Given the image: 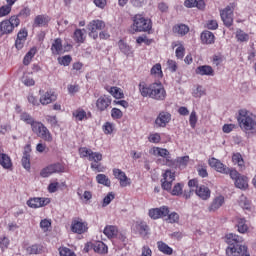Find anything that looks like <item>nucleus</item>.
<instances>
[{
  "label": "nucleus",
  "instance_id": "obj_10",
  "mask_svg": "<svg viewBox=\"0 0 256 256\" xmlns=\"http://www.w3.org/2000/svg\"><path fill=\"white\" fill-rule=\"evenodd\" d=\"M173 181H175V173L171 172V170H166V172L163 174V179H161L162 189L164 191H171Z\"/></svg>",
  "mask_w": 256,
  "mask_h": 256
},
{
  "label": "nucleus",
  "instance_id": "obj_36",
  "mask_svg": "<svg viewBox=\"0 0 256 256\" xmlns=\"http://www.w3.org/2000/svg\"><path fill=\"white\" fill-rule=\"evenodd\" d=\"M173 32L178 33V35H187L189 27L185 24H179L173 27Z\"/></svg>",
  "mask_w": 256,
  "mask_h": 256
},
{
  "label": "nucleus",
  "instance_id": "obj_27",
  "mask_svg": "<svg viewBox=\"0 0 256 256\" xmlns=\"http://www.w3.org/2000/svg\"><path fill=\"white\" fill-rule=\"evenodd\" d=\"M49 21V16L38 15L34 19L33 27H45Z\"/></svg>",
  "mask_w": 256,
  "mask_h": 256
},
{
  "label": "nucleus",
  "instance_id": "obj_39",
  "mask_svg": "<svg viewBox=\"0 0 256 256\" xmlns=\"http://www.w3.org/2000/svg\"><path fill=\"white\" fill-rule=\"evenodd\" d=\"M154 155H158L159 157L166 158V165H167V157H171L169 156V150L165 148H159V147L154 148Z\"/></svg>",
  "mask_w": 256,
  "mask_h": 256
},
{
  "label": "nucleus",
  "instance_id": "obj_50",
  "mask_svg": "<svg viewBox=\"0 0 256 256\" xmlns=\"http://www.w3.org/2000/svg\"><path fill=\"white\" fill-rule=\"evenodd\" d=\"M11 26L15 29V27H19L21 25V20L19 19L18 15L11 16L9 19H7Z\"/></svg>",
  "mask_w": 256,
  "mask_h": 256
},
{
  "label": "nucleus",
  "instance_id": "obj_32",
  "mask_svg": "<svg viewBox=\"0 0 256 256\" xmlns=\"http://www.w3.org/2000/svg\"><path fill=\"white\" fill-rule=\"evenodd\" d=\"M235 187H237L238 189H247V187H249V182L247 180V177L244 175H240L235 180Z\"/></svg>",
  "mask_w": 256,
  "mask_h": 256
},
{
  "label": "nucleus",
  "instance_id": "obj_22",
  "mask_svg": "<svg viewBox=\"0 0 256 256\" xmlns=\"http://www.w3.org/2000/svg\"><path fill=\"white\" fill-rule=\"evenodd\" d=\"M109 105H111V98L107 96H102L96 101V107L99 111H105Z\"/></svg>",
  "mask_w": 256,
  "mask_h": 256
},
{
  "label": "nucleus",
  "instance_id": "obj_56",
  "mask_svg": "<svg viewBox=\"0 0 256 256\" xmlns=\"http://www.w3.org/2000/svg\"><path fill=\"white\" fill-rule=\"evenodd\" d=\"M17 15L19 17H22V19H27V17L31 15V9H29V7H24L20 10V12Z\"/></svg>",
  "mask_w": 256,
  "mask_h": 256
},
{
  "label": "nucleus",
  "instance_id": "obj_14",
  "mask_svg": "<svg viewBox=\"0 0 256 256\" xmlns=\"http://www.w3.org/2000/svg\"><path fill=\"white\" fill-rule=\"evenodd\" d=\"M87 229H89L88 224L87 222H83V220H74L72 222L71 231L73 233L83 235V233H87Z\"/></svg>",
  "mask_w": 256,
  "mask_h": 256
},
{
  "label": "nucleus",
  "instance_id": "obj_29",
  "mask_svg": "<svg viewBox=\"0 0 256 256\" xmlns=\"http://www.w3.org/2000/svg\"><path fill=\"white\" fill-rule=\"evenodd\" d=\"M28 255H41L43 253V246L41 244H33L26 248Z\"/></svg>",
  "mask_w": 256,
  "mask_h": 256
},
{
  "label": "nucleus",
  "instance_id": "obj_24",
  "mask_svg": "<svg viewBox=\"0 0 256 256\" xmlns=\"http://www.w3.org/2000/svg\"><path fill=\"white\" fill-rule=\"evenodd\" d=\"M52 55H61L63 53V41L61 38H56L51 46Z\"/></svg>",
  "mask_w": 256,
  "mask_h": 256
},
{
  "label": "nucleus",
  "instance_id": "obj_59",
  "mask_svg": "<svg viewBox=\"0 0 256 256\" xmlns=\"http://www.w3.org/2000/svg\"><path fill=\"white\" fill-rule=\"evenodd\" d=\"M9 13H11V7L9 5L0 7V17H7Z\"/></svg>",
  "mask_w": 256,
  "mask_h": 256
},
{
  "label": "nucleus",
  "instance_id": "obj_53",
  "mask_svg": "<svg viewBox=\"0 0 256 256\" xmlns=\"http://www.w3.org/2000/svg\"><path fill=\"white\" fill-rule=\"evenodd\" d=\"M69 95H75L79 93L80 87L78 84H69L67 87Z\"/></svg>",
  "mask_w": 256,
  "mask_h": 256
},
{
  "label": "nucleus",
  "instance_id": "obj_28",
  "mask_svg": "<svg viewBox=\"0 0 256 256\" xmlns=\"http://www.w3.org/2000/svg\"><path fill=\"white\" fill-rule=\"evenodd\" d=\"M0 165L4 169H11L13 167V163L11 162V157L5 153H0Z\"/></svg>",
  "mask_w": 256,
  "mask_h": 256
},
{
  "label": "nucleus",
  "instance_id": "obj_40",
  "mask_svg": "<svg viewBox=\"0 0 256 256\" xmlns=\"http://www.w3.org/2000/svg\"><path fill=\"white\" fill-rule=\"evenodd\" d=\"M236 39L241 43H247V41H249V34L245 33L243 30H237Z\"/></svg>",
  "mask_w": 256,
  "mask_h": 256
},
{
  "label": "nucleus",
  "instance_id": "obj_19",
  "mask_svg": "<svg viewBox=\"0 0 256 256\" xmlns=\"http://www.w3.org/2000/svg\"><path fill=\"white\" fill-rule=\"evenodd\" d=\"M195 193L203 201H207V199L211 198V189L205 185H200L197 189H195Z\"/></svg>",
  "mask_w": 256,
  "mask_h": 256
},
{
  "label": "nucleus",
  "instance_id": "obj_31",
  "mask_svg": "<svg viewBox=\"0 0 256 256\" xmlns=\"http://www.w3.org/2000/svg\"><path fill=\"white\" fill-rule=\"evenodd\" d=\"M92 249L95 253H107V245L102 241L92 242Z\"/></svg>",
  "mask_w": 256,
  "mask_h": 256
},
{
  "label": "nucleus",
  "instance_id": "obj_35",
  "mask_svg": "<svg viewBox=\"0 0 256 256\" xmlns=\"http://www.w3.org/2000/svg\"><path fill=\"white\" fill-rule=\"evenodd\" d=\"M96 181L100 185H104L105 187H111V180L105 174H98L96 176Z\"/></svg>",
  "mask_w": 256,
  "mask_h": 256
},
{
  "label": "nucleus",
  "instance_id": "obj_54",
  "mask_svg": "<svg viewBox=\"0 0 256 256\" xmlns=\"http://www.w3.org/2000/svg\"><path fill=\"white\" fill-rule=\"evenodd\" d=\"M171 193H172V195H176V196L182 195V193H183V185L181 183L175 184V186L173 187Z\"/></svg>",
  "mask_w": 256,
  "mask_h": 256
},
{
  "label": "nucleus",
  "instance_id": "obj_11",
  "mask_svg": "<svg viewBox=\"0 0 256 256\" xmlns=\"http://www.w3.org/2000/svg\"><path fill=\"white\" fill-rule=\"evenodd\" d=\"M170 211L167 206H161L160 208H152L149 210L148 215L150 218L157 220L163 219L169 215Z\"/></svg>",
  "mask_w": 256,
  "mask_h": 256
},
{
  "label": "nucleus",
  "instance_id": "obj_45",
  "mask_svg": "<svg viewBox=\"0 0 256 256\" xmlns=\"http://www.w3.org/2000/svg\"><path fill=\"white\" fill-rule=\"evenodd\" d=\"M239 205L242 207V209H246L247 211L251 209V202L245 196L240 197Z\"/></svg>",
  "mask_w": 256,
  "mask_h": 256
},
{
  "label": "nucleus",
  "instance_id": "obj_21",
  "mask_svg": "<svg viewBox=\"0 0 256 256\" xmlns=\"http://www.w3.org/2000/svg\"><path fill=\"white\" fill-rule=\"evenodd\" d=\"M15 29L11 25V22L6 19L0 23V33L1 35H11Z\"/></svg>",
  "mask_w": 256,
  "mask_h": 256
},
{
  "label": "nucleus",
  "instance_id": "obj_25",
  "mask_svg": "<svg viewBox=\"0 0 256 256\" xmlns=\"http://www.w3.org/2000/svg\"><path fill=\"white\" fill-rule=\"evenodd\" d=\"M201 41L205 45H213L215 43V35L211 31H204L201 33Z\"/></svg>",
  "mask_w": 256,
  "mask_h": 256
},
{
  "label": "nucleus",
  "instance_id": "obj_4",
  "mask_svg": "<svg viewBox=\"0 0 256 256\" xmlns=\"http://www.w3.org/2000/svg\"><path fill=\"white\" fill-rule=\"evenodd\" d=\"M30 125L33 133H36L38 137H41L42 139H44V141H53V138L51 137V132H49V129H47V127H45L43 123L34 120Z\"/></svg>",
  "mask_w": 256,
  "mask_h": 256
},
{
  "label": "nucleus",
  "instance_id": "obj_1",
  "mask_svg": "<svg viewBox=\"0 0 256 256\" xmlns=\"http://www.w3.org/2000/svg\"><path fill=\"white\" fill-rule=\"evenodd\" d=\"M228 247L226 248L227 256H251L249 248L243 245V237L237 234H227L224 238Z\"/></svg>",
  "mask_w": 256,
  "mask_h": 256
},
{
  "label": "nucleus",
  "instance_id": "obj_33",
  "mask_svg": "<svg viewBox=\"0 0 256 256\" xmlns=\"http://www.w3.org/2000/svg\"><path fill=\"white\" fill-rule=\"evenodd\" d=\"M157 247L161 253H164V255H173V248L169 247V245H167L165 242H157Z\"/></svg>",
  "mask_w": 256,
  "mask_h": 256
},
{
  "label": "nucleus",
  "instance_id": "obj_20",
  "mask_svg": "<svg viewBox=\"0 0 256 256\" xmlns=\"http://www.w3.org/2000/svg\"><path fill=\"white\" fill-rule=\"evenodd\" d=\"M53 101H57V95H55L54 92L47 91L40 97L39 103H41V105H49L53 103Z\"/></svg>",
  "mask_w": 256,
  "mask_h": 256
},
{
  "label": "nucleus",
  "instance_id": "obj_17",
  "mask_svg": "<svg viewBox=\"0 0 256 256\" xmlns=\"http://www.w3.org/2000/svg\"><path fill=\"white\" fill-rule=\"evenodd\" d=\"M224 203H225V197H223L222 195L216 196L210 203V205L208 207V211L210 213H215V211H217V210L221 209V207H223Z\"/></svg>",
  "mask_w": 256,
  "mask_h": 256
},
{
  "label": "nucleus",
  "instance_id": "obj_16",
  "mask_svg": "<svg viewBox=\"0 0 256 256\" xmlns=\"http://www.w3.org/2000/svg\"><path fill=\"white\" fill-rule=\"evenodd\" d=\"M171 122V113L162 111L159 113L155 120L157 127H167V124Z\"/></svg>",
  "mask_w": 256,
  "mask_h": 256
},
{
  "label": "nucleus",
  "instance_id": "obj_41",
  "mask_svg": "<svg viewBox=\"0 0 256 256\" xmlns=\"http://www.w3.org/2000/svg\"><path fill=\"white\" fill-rule=\"evenodd\" d=\"M118 47L124 55H131V46L127 45L123 40L118 42Z\"/></svg>",
  "mask_w": 256,
  "mask_h": 256
},
{
  "label": "nucleus",
  "instance_id": "obj_47",
  "mask_svg": "<svg viewBox=\"0 0 256 256\" xmlns=\"http://www.w3.org/2000/svg\"><path fill=\"white\" fill-rule=\"evenodd\" d=\"M193 97L199 98L203 97L205 95V89H203V86L198 85L193 91H192Z\"/></svg>",
  "mask_w": 256,
  "mask_h": 256
},
{
  "label": "nucleus",
  "instance_id": "obj_61",
  "mask_svg": "<svg viewBox=\"0 0 256 256\" xmlns=\"http://www.w3.org/2000/svg\"><path fill=\"white\" fill-rule=\"evenodd\" d=\"M189 123L192 128H195V125H197V112L192 111L189 118Z\"/></svg>",
  "mask_w": 256,
  "mask_h": 256
},
{
  "label": "nucleus",
  "instance_id": "obj_34",
  "mask_svg": "<svg viewBox=\"0 0 256 256\" xmlns=\"http://www.w3.org/2000/svg\"><path fill=\"white\" fill-rule=\"evenodd\" d=\"M85 33V29H76L73 35L74 41H76V43H85Z\"/></svg>",
  "mask_w": 256,
  "mask_h": 256
},
{
  "label": "nucleus",
  "instance_id": "obj_38",
  "mask_svg": "<svg viewBox=\"0 0 256 256\" xmlns=\"http://www.w3.org/2000/svg\"><path fill=\"white\" fill-rule=\"evenodd\" d=\"M72 115L76 118L77 121H83V119H87V112L81 108L74 111Z\"/></svg>",
  "mask_w": 256,
  "mask_h": 256
},
{
  "label": "nucleus",
  "instance_id": "obj_42",
  "mask_svg": "<svg viewBox=\"0 0 256 256\" xmlns=\"http://www.w3.org/2000/svg\"><path fill=\"white\" fill-rule=\"evenodd\" d=\"M232 161L234 165H238V167H244L245 162L243 161V156L240 153L233 154Z\"/></svg>",
  "mask_w": 256,
  "mask_h": 256
},
{
  "label": "nucleus",
  "instance_id": "obj_9",
  "mask_svg": "<svg viewBox=\"0 0 256 256\" xmlns=\"http://www.w3.org/2000/svg\"><path fill=\"white\" fill-rule=\"evenodd\" d=\"M65 167L62 166L61 163L50 164L47 167L43 168L40 172L41 177H49V175H53V173H63Z\"/></svg>",
  "mask_w": 256,
  "mask_h": 256
},
{
  "label": "nucleus",
  "instance_id": "obj_46",
  "mask_svg": "<svg viewBox=\"0 0 256 256\" xmlns=\"http://www.w3.org/2000/svg\"><path fill=\"white\" fill-rule=\"evenodd\" d=\"M21 121H24V123H27V125H32L35 119H33V116L30 115L27 112H24L20 115Z\"/></svg>",
  "mask_w": 256,
  "mask_h": 256
},
{
  "label": "nucleus",
  "instance_id": "obj_2",
  "mask_svg": "<svg viewBox=\"0 0 256 256\" xmlns=\"http://www.w3.org/2000/svg\"><path fill=\"white\" fill-rule=\"evenodd\" d=\"M139 91L142 97H150L156 101H165V97H167V92L161 82H155L150 85L142 82L139 84Z\"/></svg>",
  "mask_w": 256,
  "mask_h": 256
},
{
  "label": "nucleus",
  "instance_id": "obj_63",
  "mask_svg": "<svg viewBox=\"0 0 256 256\" xmlns=\"http://www.w3.org/2000/svg\"><path fill=\"white\" fill-rule=\"evenodd\" d=\"M148 140L150 141V143H160L161 135H159V133L150 134Z\"/></svg>",
  "mask_w": 256,
  "mask_h": 256
},
{
  "label": "nucleus",
  "instance_id": "obj_23",
  "mask_svg": "<svg viewBox=\"0 0 256 256\" xmlns=\"http://www.w3.org/2000/svg\"><path fill=\"white\" fill-rule=\"evenodd\" d=\"M196 74L197 75H207L210 77H213L215 75V70H213V67L209 65H203L196 68Z\"/></svg>",
  "mask_w": 256,
  "mask_h": 256
},
{
  "label": "nucleus",
  "instance_id": "obj_58",
  "mask_svg": "<svg viewBox=\"0 0 256 256\" xmlns=\"http://www.w3.org/2000/svg\"><path fill=\"white\" fill-rule=\"evenodd\" d=\"M28 35H29V33L27 32V29L22 28V29H20V31L17 34V39H20L22 41H27Z\"/></svg>",
  "mask_w": 256,
  "mask_h": 256
},
{
  "label": "nucleus",
  "instance_id": "obj_44",
  "mask_svg": "<svg viewBox=\"0 0 256 256\" xmlns=\"http://www.w3.org/2000/svg\"><path fill=\"white\" fill-rule=\"evenodd\" d=\"M137 229L142 237H146L147 233L149 232V226L145 222L138 224Z\"/></svg>",
  "mask_w": 256,
  "mask_h": 256
},
{
  "label": "nucleus",
  "instance_id": "obj_60",
  "mask_svg": "<svg viewBox=\"0 0 256 256\" xmlns=\"http://www.w3.org/2000/svg\"><path fill=\"white\" fill-rule=\"evenodd\" d=\"M40 227L44 231V233H47V231H49V227H51V221L47 219L41 220Z\"/></svg>",
  "mask_w": 256,
  "mask_h": 256
},
{
  "label": "nucleus",
  "instance_id": "obj_5",
  "mask_svg": "<svg viewBox=\"0 0 256 256\" xmlns=\"http://www.w3.org/2000/svg\"><path fill=\"white\" fill-rule=\"evenodd\" d=\"M133 29L139 32L151 31V20L138 14L134 17Z\"/></svg>",
  "mask_w": 256,
  "mask_h": 256
},
{
  "label": "nucleus",
  "instance_id": "obj_26",
  "mask_svg": "<svg viewBox=\"0 0 256 256\" xmlns=\"http://www.w3.org/2000/svg\"><path fill=\"white\" fill-rule=\"evenodd\" d=\"M103 233L108 237V239H115V237L119 235V229H117V226L108 225L104 228Z\"/></svg>",
  "mask_w": 256,
  "mask_h": 256
},
{
  "label": "nucleus",
  "instance_id": "obj_3",
  "mask_svg": "<svg viewBox=\"0 0 256 256\" xmlns=\"http://www.w3.org/2000/svg\"><path fill=\"white\" fill-rule=\"evenodd\" d=\"M238 122L241 129L248 131L250 133L256 132V122L253 114L251 112L243 109L239 111Z\"/></svg>",
  "mask_w": 256,
  "mask_h": 256
},
{
  "label": "nucleus",
  "instance_id": "obj_12",
  "mask_svg": "<svg viewBox=\"0 0 256 256\" xmlns=\"http://www.w3.org/2000/svg\"><path fill=\"white\" fill-rule=\"evenodd\" d=\"M220 17L225 27H231L233 25V7L227 6L224 10H221Z\"/></svg>",
  "mask_w": 256,
  "mask_h": 256
},
{
  "label": "nucleus",
  "instance_id": "obj_49",
  "mask_svg": "<svg viewBox=\"0 0 256 256\" xmlns=\"http://www.w3.org/2000/svg\"><path fill=\"white\" fill-rule=\"evenodd\" d=\"M151 74L157 75V77H163V70H161V64H156L151 68Z\"/></svg>",
  "mask_w": 256,
  "mask_h": 256
},
{
  "label": "nucleus",
  "instance_id": "obj_6",
  "mask_svg": "<svg viewBox=\"0 0 256 256\" xmlns=\"http://www.w3.org/2000/svg\"><path fill=\"white\" fill-rule=\"evenodd\" d=\"M87 29L90 31L89 37L97 39V37H99V33L97 31H103V29H105V22L102 20H92L87 25Z\"/></svg>",
  "mask_w": 256,
  "mask_h": 256
},
{
  "label": "nucleus",
  "instance_id": "obj_64",
  "mask_svg": "<svg viewBox=\"0 0 256 256\" xmlns=\"http://www.w3.org/2000/svg\"><path fill=\"white\" fill-rule=\"evenodd\" d=\"M167 65L171 73H175L177 71V62H175V60H168Z\"/></svg>",
  "mask_w": 256,
  "mask_h": 256
},
{
  "label": "nucleus",
  "instance_id": "obj_30",
  "mask_svg": "<svg viewBox=\"0 0 256 256\" xmlns=\"http://www.w3.org/2000/svg\"><path fill=\"white\" fill-rule=\"evenodd\" d=\"M236 227L239 233H247V231H249V226L247 225V220H245V218H237Z\"/></svg>",
  "mask_w": 256,
  "mask_h": 256
},
{
  "label": "nucleus",
  "instance_id": "obj_62",
  "mask_svg": "<svg viewBox=\"0 0 256 256\" xmlns=\"http://www.w3.org/2000/svg\"><path fill=\"white\" fill-rule=\"evenodd\" d=\"M0 247L2 251H4V249H7V247H9V238L5 236L0 237Z\"/></svg>",
  "mask_w": 256,
  "mask_h": 256
},
{
  "label": "nucleus",
  "instance_id": "obj_43",
  "mask_svg": "<svg viewBox=\"0 0 256 256\" xmlns=\"http://www.w3.org/2000/svg\"><path fill=\"white\" fill-rule=\"evenodd\" d=\"M22 83L26 87H33L35 85V80L33 79V77L29 76L28 74H24L22 76Z\"/></svg>",
  "mask_w": 256,
  "mask_h": 256
},
{
  "label": "nucleus",
  "instance_id": "obj_51",
  "mask_svg": "<svg viewBox=\"0 0 256 256\" xmlns=\"http://www.w3.org/2000/svg\"><path fill=\"white\" fill-rule=\"evenodd\" d=\"M59 254L60 256H77L75 255V252L71 251V249L67 247L59 248Z\"/></svg>",
  "mask_w": 256,
  "mask_h": 256
},
{
  "label": "nucleus",
  "instance_id": "obj_52",
  "mask_svg": "<svg viewBox=\"0 0 256 256\" xmlns=\"http://www.w3.org/2000/svg\"><path fill=\"white\" fill-rule=\"evenodd\" d=\"M113 199H115V194L113 192H109L107 196L103 199L102 207H107V205H109L113 201Z\"/></svg>",
  "mask_w": 256,
  "mask_h": 256
},
{
  "label": "nucleus",
  "instance_id": "obj_55",
  "mask_svg": "<svg viewBox=\"0 0 256 256\" xmlns=\"http://www.w3.org/2000/svg\"><path fill=\"white\" fill-rule=\"evenodd\" d=\"M22 167H24V169H31V156H23L22 157Z\"/></svg>",
  "mask_w": 256,
  "mask_h": 256
},
{
  "label": "nucleus",
  "instance_id": "obj_37",
  "mask_svg": "<svg viewBox=\"0 0 256 256\" xmlns=\"http://www.w3.org/2000/svg\"><path fill=\"white\" fill-rule=\"evenodd\" d=\"M108 91L111 95L114 96L115 99H123V97H125V94H123L121 88L111 87Z\"/></svg>",
  "mask_w": 256,
  "mask_h": 256
},
{
  "label": "nucleus",
  "instance_id": "obj_18",
  "mask_svg": "<svg viewBox=\"0 0 256 256\" xmlns=\"http://www.w3.org/2000/svg\"><path fill=\"white\" fill-rule=\"evenodd\" d=\"M113 175L120 181V186L127 187V185H129V178L127 177V174H125V172H123L121 169L114 168Z\"/></svg>",
  "mask_w": 256,
  "mask_h": 256
},
{
  "label": "nucleus",
  "instance_id": "obj_48",
  "mask_svg": "<svg viewBox=\"0 0 256 256\" xmlns=\"http://www.w3.org/2000/svg\"><path fill=\"white\" fill-rule=\"evenodd\" d=\"M166 221L169 223H179V214L177 212L168 213Z\"/></svg>",
  "mask_w": 256,
  "mask_h": 256
},
{
  "label": "nucleus",
  "instance_id": "obj_7",
  "mask_svg": "<svg viewBox=\"0 0 256 256\" xmlns=\"http://www.w3.org/2000/svg\"><path fill=\"white\" fill-rule=\"evenodd\" d=\"M167 166L173 169H185L189 163V156L178 157L175 160L171 157L166 158Z\"/></svg>",
  "mask_w": 256,
  "mask_h": 256
},
{
  "label": "nucleus",
  "instance_id": "obj_8",
  "mask_svg": "<svg viewBox=\"0 0 256 256\" xmlns=\"http://www.w3.org/2000/svg\"><path fill=\"white\" fill-rule=\"evenodd\" d=\"M79 153L81 157H88V161H94V163H99V161L103 160L101 153L93 152V150L87 149V147L80 148Z\"/></svg>",
  "mask_w": 256,
  "mask_h": 256
},
{
  "label": "nucleus",
  "instance_id": "obj_15",
  "mask_svg": "<svg viewBox=\"0 0 256 256\" xmlns=\"http://www.w3.org/2000/svg\"><path fill=\"white\" fill-rule=\"evenodd\" d=\"M51 200L49 198H31L27 201L28 207L32 209H39V207H45V205H49Z\"/></svg>",
  "mask_w": 256,
  "mask_h": 256
},
{
  "label": "nucleus",
  "instance_id": "obj_13",
  "mask_svg": "<svg viewBox=\"0 0 256 256\" xmlns=\"http://www.w3.org/2000/svg\"><path fill=\"white\" fill-rule=\"evenodd\" d=\"M208 164L210 167L215 169L218 173H223L224 175H229V167H227L225 164H223L221 161H219L216 158H210L208 160Z\"/></svg>",
  "mask_w": 256,
  "mask_h": 256
},
{
  "label": "nucleus",
  "instance_id": "obj_57",
  "mask_svg": "<svg viewBox=\"0 0 256 256\" xmlns=\"http://www.w3.org/2000/svg\"><path fill=\"white\" fill-rule=\"evenodd\" d=\"M112 119H121L123 117V112L119 108H113L111 110Z\"/></svg>",
  "mask_w": 256,
  "mask_h": 256
}]
</instances>
